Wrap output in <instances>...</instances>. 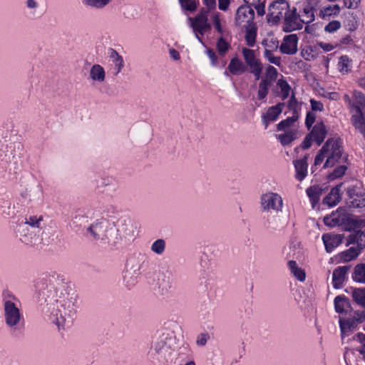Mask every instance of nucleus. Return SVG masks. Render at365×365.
Listing matches in <instances>:
<instances>
[{"label":"nucleus","instance_id":"20","mask_svg":"<svg viewBox=\"0 0 365 365\" xmlns=\"http://www.w3.org/2000/svg\"><path fill=\"white\" fill-rule=\"evenodd\" d=\"M284 106V103H279L277 105L271 106L268 108L267 113L262 117V121L265 125V128L267 127L268 123L270 121L277 120L279 115L282 112Z\"/></svg>","mask_w":365,"mask_h":365},{"label":"nucleus","instance_id":"39","mask_svg":"<svg viewBox=\"0 0 365 365\" xmlns=\"http://www.w3.org/2000/svg\"><path fill=\"white\" fill-rule=\"evenodd\" d=\"M353 279L358 282H365V264H359L355 267Z\"/></svg>","mask_w":365,"mask_h":365},{"label":"nucleus","instance_id":"44","mask_svg":"<svg viewBox=\"0 0 365 365\" xmlns=\"http://www.w3.org/2000/svg\"><path fill=\"white\" fill-rule=\"evenodd\" d=\"M351 61L347 56H342L339 58L338 68L341 73H346L350 70Z\"/></svg>","mask_w":365,"mask_h":365},{"label":"nucleus","instance_id":"16","mask_svg":"<svg viewBox=\"0 0 365 365\" xmlns=\"http://www.w3.org/2000/svg\"><path fill=\"white\" fill-rule=\"evenodd\" d=\"M175 277L170 271H166L161 274L158 279V287L161 294H165L174 287Z\"/></svg>","mask_w":365,"mask_h":365},{"label":"nucleus","instance_id":"8","mask_svg":"<svg viewBox=\"0 0 365 365\" xmlns=\"http://www.w3.org/2000/svg\"><path fill=\"white\" fill-rule=\"evenodd\" d=\"M290 9L289 4L285 0H276L268 8L267 19L268 22L277 24Z\"/></svg>","mask_w":365,"mask_h":365},{"label":"nucleus","instance_id":"11","mask_svg":"<svg viewBox=\"0 0 365 365\" xmlns=\"http://www.w3.org/2000/svg\"><path fill=\"white\" fill-rule=\"evenodd\" d=\"M324 223L329 227L340 226L351 223V217L344 207H339L336 212L324 217Z\"/></svg>","mask_w":365,"mask_h":365},{"label":"nucleus","instance_id":"30","mask_svg":"<svg viewBox=\"0 0 365 365\" xmlns=\"http://www.w3.org/2000/svg\"><path fill=\"white\" fill-rule=\"evenodd\" d=\"M301 16L303 24H307L314 21V5L311 1L305 4Z\"/></svg>","mask_w":365,"mask_h":365},{"label":"nucleus","instance_id":"33","mask_svg":"<svg viewBox=\"0 0 365 365\" xmlns=\"http://www.w3.org/2000/svg\"><path fill=\"white\" fill-rule=\"evenodd\" d=\"M347 242L349 244L356 243L358 247H360V249H362L365 247V231H358L350 235Z\"/></svg>","mask_w":365,"mask_h":365},{"label":"nucleus","instance_id":"1","mask_svg":"<svg viewBox=\"0 0 365 365\" xmlns=\"http://www.w3.org/2000/svg\"><path fill=\"white\" fill-rule=\"evenodd\" d=\"M37 298L43 312L58 329L71 325L77 313V294L55 272L44 274L36 282Z\"/></svg>","mask_w":365,"mask_h":365},{"label":"nucleus","instance_id":"48","mask_svg":"<svg viewBox=\"0 0 365 365\" xmlns=\"http://www.w3.org/2000/svg\"><path fill=\"white\" fill-rule=\"evenodd\" d=\"M145 255L141 253L135 254L133 259H130V263L136 262V264L133 265L134 271H138L141 269L143 264L145 260Z\"/></svg>","mask_w":365,"mask_h":365},{"label":"nucleus","instance_id":"28","mask_svg":"<svg viewBox=\"0 0 365 365\" xmlns=\"http://www.w3.org/2000/svg\"><path fill=\"white\" fill-rule=\"evenodd\" d=\"M307 157L304 156L302 159L296 160L294 162V167L296 169V178L299 181H302L307 176Z\"/></svg>","mask_w":365,"mask_h":365},{"label":"nucleus","instance_id":"63","mask_svg":"<svg viewBox=\"0 0 365 365\" xmlns=\"http://www.w3.org/2000/svg\"><path fill=\"white\" fill-rule=\"evenodd\" d=\"M207 53L209 58L211 61L212 64L215 65L217 61V58L215 55V53L212 50L209 49V50H207Z\"/></svg>","mask_w":365,"mask_h":365},{"label":"nucleus","instance_id":"6","mask_svg":"<svg viewBox=\"0 0 365 365\" xmlns=\"http://www.w3.org/2000/svg\"><path fill=\"white\" fill-rule=\"evenodd\" d=\"M242 53L247 69L249 68L250 72L254 75L256 80H259L263 70V65L260 60L257 58L255 51L252 49L243 47L242 48Z\"/></svg>","mask_w":365,"mask_h":365},{"label":"nucleus","instance_id":"18","mask_svg":"<svg viewBox=\"0 0 365 365\" xmlns=\"http://www.w3.org/2000/svg\"><path fill=\"white\" fill-rule=\"evenodd\" d=\"M309 134L312 138L313 140L318 145H320L327 136V130L324 123L321 121L313 126L311 132Z\"/></svg>","mask_w":365,"mask_h":365},{"label":"nucleus","instance_id":"51","mask_svg":"<svg viewBox=\"0 0 365 365\" xmlns=\"http://www.w3.org/2000/svg\"><path fill=\"white\" fill-rule=\"evenodd\" d=\"M287 107L289 110L292 111V115H296L297 118H299L298 102L294 94H292L290 99L289 100L287 103Z\"/></svg>","mask_w":365,"mask_h":365},{"label":"nucleus","instance_id":"5","mask_svg":"<svg viewBox=\"0 0 365 365\" xmlns=\"http://www.w3.org/2000/svg\"><path fill=\"white\" fill-rule=\"evenodd\" d=\"M4 315L6 324L10 328H15L24 323V317L19 308L10 300L4 302Z\"/></svg>","mask_w":365,"mask_h":365},{"label":"nucleus","instance_id":"19","mask_svg":"<svg viewBox=\"0 0 365 365\" xmlns=\"http://www.w3.org/2000/svg\"><path fill=\"white\" fill-rule=\"evenodd\" d=\"M361 323L356 317H353L351 319H339V326L341 329V338L344 339L346 336H348L349 333L353 332L356 328L358 324Z\"/></svg>","mask_w":365,"mask_h":365},{"label":"nucleus","instance_id":"23","mask_svg":"<svg viewBox=\"0 0 365 365\" xmlns=\"http://www.w3.org/2000/svg\"><path fill=\"white\" fill-rule=\"evenodd\" d=\"M343 237L340 235L324 234L322 236V240L325 246L326 251L331 252L335 247L342 242Z\"/></svg>","mask_w":365,"mask_h":365},{"label":"nucleus","instance_id":"62","mask_svg":"<svg viewBox=\"0 0 365 365\" xmlns=\"http://www.w3.org/2000/svg\"><path fill=\"white\" fill-rule=\"evenodd\" d=\"M313 140L312 138L309 134L307 135L304 140L302 142V147L303 149H308L310 148L312 145V141Z\"/></svg>","mask_w":365,"mask_h":365},{"label":"nucleus","instance_id":"22","mask_svg":"<svg viewBox=\"0 0 365 365\" xmlns=\"http://www.w3.org/2000/svg\"><path fill=\"white\" fill-rule=\"evenodd\" d=\"M109 58L113 65V73L117 76L124 68V60L123 57L113 48L109 49Z\"/></svg>","mask_w":365,"mask_h":365},{"label":"nucleus","instance_id":"13","mask_svg":"<svg viewBox=\"0 0 365 365\" xmlns=\"http://www.w3.org/2000/svg\"><path fill=\"white\" fill-rule=\"evenodd\" d=\"M255 17L254 9L250 5L240 6L236 13L235 22L238 26H251Z\"/></svg>","mask_w":365,"mask_h":365},{"label":"nucleus","instance_id":"54","mask_svg":"<svg viewBox=\"0 0 365 365\" xmlns=\"http://www.w3.org/2000/svg\"><path fill=\"white\" fill-rule=\"evenodd\" d=\"M344 302V296H337L334 299L335 310L337 313L345 312V304Z\"/></svg>","mask_w":365,"mask_h":365},{"label":"nucleus","instance_id":"45","mask_svg":"<svg viewBox=\"0 0 365 365\" xmlns=\"http://www.w3.org/2000/svg\"><path fill=\"white\" fill-rule=\"evenodd\" d=\"M298 118L296 117V115H292L291 117H288L285 120H282L278 125H277V130H283L286 131L288 129H290L289 127L297 120Z\"/></svg>","mask_w":365,"mask_h":365},{"label":"nucleus","instance_id":"25","mask_svg":"<svg viewBox=\"0 0 365 365\" xmlns=\"http://www.w3.org/2000/svg\"><path fill=\"white\" fill-rule=\"evenodd\" d=\"M324 191V189L318 185L310 186L307 189L306 192L311 201L313 208H314L315 206L319 203L320 197Z\"/></svg>","mask_w":365,"mask_h":365},{"label":"nucleus","instance_id":"52","mask_svg":"<svg viewBox=\"0 0 365 365\" xmlns=\"http://www.w3.org/2000/svg\"><path fill=\"white\" fill-rule=\"evenodd\" d=\"M264 56L267 58V60L271 63L276 66H279L281 63V58L277 56H274L272 55V52L271 50L265 48L264 51Z\"/></svg>","mask_w":365,"mask_h":365},{"label":"nucleus","instance_id":"9","mask_svg":"<svg viewBox=\"0 0 365 365\" xmlns=\"http://www.w3.org/2000/svg\"><path fill=\"white\" fill-rule=\"evenodd\" d=\"M209 9L202 8L200 12L194 18L190 17L189 21L191 22V26L196 33V37L200 39L197 34L203 35L207 31L211 29V25L208 22Z\"/></svg>","mask_w":365,"mask_h":365},{"label":"nucleus","instance_id":"7","mask_svg":"<svg viewBox=\"0 0 365 365\" xmlns=\"http://www.w3.org/2000/svg\"><path fill=\"white\" fill-rule=\"evenodd\" d=\"M113 229L116 236V243L122 240H132L135 233V226L130 220L120 219Z\"/></svg>","mask_w":365,"mask_h":365},{"label":"nucleus","instance_id":"34","mask_svg":"<svg viewBox=\"0 0 365 365\" xmlns=\"http://www.w3.org/2000/svg\"><path fill=\"white\" fill-rule=\"evenodd\" d=\"M42 222V216H29L28 217H26L25 222H21V224H26L29 225V227H30L31 230H36L38 232H40Z\"/></svg>","mask_w":365,"mask_h":365},{"label":"nucleus","instance_id":"46","mask_svg":"<svg viewBox=\"0 0 365 365\" xmlns=\"http://www.w3.org/2000/svg\"><path fill=\"white\" fill-rule=\"evenodd\" d=\"M40 192L41 190L39 188L33 187L27 189L24 193H22V197L26 198L28 201H31L36 199Z\"/></svg>","mask_w":365,"mask_h":365},{"label":"nucleus","instance_id":"24","mask_svg":"<svg viewBox=\"0 0 365 365\" xmlns=\"http://www.w3.org/2000/svg\"><path fill=\"white\" fill-rule=\"evenodd\" d=\"M351 121L355 129L363 135L365 140V122L360 106L357 107V113L352 115Z\"/></svg>","mask_w":365,"mask_h":365},{"label":"nucleus","instance_id":"64","mask_svg":"<svg viewBox=\"0 0 365 365\" xmlns=\"http://www.w3.org/2000/svg\"><path fill=\"white\" fill-rule=\"evenodd\" d=\"M207 336L206 334H201L197 337V344L199 346H204L207 343Z\"/></svg>","mask_w":365,"mask_h":365},{"label":"nucleus","instance_id":"42","mask_svg":"<svg viewBox=\"0 0 365 365\" xmlns=\"http://www.w3.org/2000/svg\"><path fill=\"white\" fill-rule=\"evenodd\" d=\"M359 254V252L355 247H350L345 252H341V259L344 262H349L355 259Z\"/></svg>","mask_w":365,"mask_h":365},{"label":"nucleus","instance_id":"40","mask_svg":"<svg viewBox=\"0 0 365 365\" xmlns=\"http://www.w3.org/2000/svg\"><path fill=\"white\" fill-rule=\"evenodd\" d=\"M112 0H83V4L88 7L101 9L106 6Z\"/></svg>","mask_w":365,"mask_h":365},{"label":"nucleus","instance_id":"29","mask_svg":"<svg viewBox=\"0 0 365 365\" xmlns=\"http://www.w3.org/2000/svg\"><path fill=\"white\" fill-rule=\"evenodd\" d=\"M89 76L93 81L102 83L106 79V72L103 66L94 64L90 69Z\"/></svg>","mask_w":365,"mask_h":365},{"label":"nucleus","instance_id":"57","mask_svg":"<svg viewBox=\"0 0 365 365\" xmlns=\"http://www.w3.org/2000/svg\"><path fill=\"white\" fill-rule=\"evenodd\" d=\"M358 106H360L362 110H365V96L361 93H359L356 97V101L354 106L356 113Z\"/></svg>","mask_w":365,"mask_h":365},{"label":"nucleus","instance_id":"37","mask_svg":"<svg viewBox=\"0 0 365 365\" xmlns=\"http://www.w3.org/2000/svg\"><path fill=\"white\" fill-rule=\"evenodd\" d=\"M270 81L267 78H263L259 83V89L257 92V96L259 100H263L266 98L268 94L269 88L271 86Z\"/></svg>","mask_w":365,"mask_h":365},{"label":"nucleus","instance_id":"14","mask_svg":"<svg viewBox=\"0 0 365 365\" xmlns=\"http://www.w3.org/2000/svg\"><path fill=\"white\" fill-rule=\"evenodd\" d=\"M284 31L291 32L302 29L303 22L299 15L297 12V9L294 7L289 9L287 14L284 16Z\"/></svg>","mask_w":365,"mask_h":365},{"label":"nucleus","instance_id":"59","mask_svg":"<svg viewBox=\"0 0 365 365\" xmlns=\"http://www.w3.org/2000/svg\"><path fill=\"white\" fill-rule=\"evenodd\" d=\"M311 107L312 111H323L324 105L322 102L317 101L314 99L310 100Z\"/></svg>","mask_w":365,"mask_h":365},{"label":"nucleus","instance_id":"12","mask_svg":"<svg viewBox=\"0 0 365 365\" xmlns=\"http://www.w3.org/2000/svg\"><path fill=\"white\" fill-rule=\"evenodd\" d=\"M348 204L354 208L365 207V191L360 185H353L347 189Z\"/></svg>","mask_w":365,"mask_h":365},{"label":"nucleus","instance_id":"43","mask_svg":"<svg viewBox=\"0 0 365 365\" xmlns=\"http://www.w3.org/2000/svg\"><path fill=\"white\" fill-rule=\"evenodd\" d=\"M150 250L156 255H162L165 250V241L163 239L155 240L150 247Z\"/></svg>","mask_w":365,"mask_h":365},{"label":"nucleus","instance_id":"32","mask_svg":"<svg viewBox=\"0 0 365 365\" xmlns=\"http://www.w3.org/2000/svg\"><path fill=\"white\" fill-rule=\"evenodd\" d=\"M90 217L87 213L81 211L76 213L72 217L71 222L76 227H81L88 223Z\"/></svg>","mask_w":365,"mask_h":365},{"label":"nucleus","instance_id":"49","mask_svg":"<svg viewBox=\"0 0 365 365\" xmlns=\"http://www.w3.org/2000/svg\"><path fill=\"white\" fill-rule=\"evenodd\" d=\"M197 0H179L181 7L191 12L195 11L197 9Z\"/></svg>","mask_w":365,"mask_h":365},{"label":"nucleus","instance_id":"35","mask_svg":"<svg viewBox=\"0 0 365 365\" xmlns=\"http://www.w3.org/2000/svg\"><path fill=\"white\" fill-rule=\"evenodd\" d=\"M289 268L292 274L300 282H304L306 278L305 272L299 268L295 261L290 260L288 262Z\"/></svg>","mask_w":365,"mask_h":365},{"label":"nucleus","instance_id":"27","mask_svg":"<svg viewBox=\"0 0 365 365\" xmlns=\"http://www.w3.org/2000/svg\"><path fill=\"white\" fill-rule=\"evenodd\" d=\"M228 69L232 75L238 76L247 71V66L237 57H234L230 60Z\"/></svg>","mask_w":365,"mask_h":365},{"label":"nucleus","instance_id":"58","mask_svg":"<svg viewBox=\"0 0 365 365\" xmlns=\"http://www.w3.org/2000/svg\"><path fill=\"white\" fill-rule=\"evenodd\" d=\"M315 120L316 115L313 112L309 111L307 113L305 124L308 129H310Z\"/></svg>","mask_w":365,"mask_h":365},{"label":"nucleus","instance_id":"50","mask_svg":"<svg viewBox=\"0 0 365 365\" xmlns=\"http://www.w3.org/2000/svg\"><path fill=\"white\" fill-rule=\"evenodd\" d=\"M347 170V167L345 165H342L336 167L331 173L329 175L330 180H334L344 175Z\"/></svg>","mask_w":365,"mask_h":365},{"label":"nucleus","instance_id":"41","mask_svg":"<svg viewBox=\"0 0 365 365\" xmlns=\"http://www.w3.org/2000/svg\"><path fill=\"white\" fill-rule=\"evenodd\" d=\"M257 29L255 26H251L247 29L245 34V41L247 45L250 47L254 46L256 41Z\"/></svg>","mask_w":365,"mask_h":365},{"label":"nucleus","instance_id":"53","mask_svg":"<svg viewBox=\"0 0 365 365\" xmlns=\"http://www.w3.org/2000/svg\"><path fill=\"white\" fill-rule=\"evenodd\" d=\"M341 26V22L339 21L334 20L330 21L327 25L324 27V31L327 33H334L339 29Z\"/></svg>","mask_w":365,"mask_h":365},{"label":"nucleus","instance_id":"4","mask_svg":"<svg viewBox=\"0 0 365 365\" xmlns=\"http://www.w3.org/2000/svg\"><path fill=\"white\" fill-rule=\"evenodd\" d=\"M87 232L94 240L107 241L108 243L116 244V236L113 225L108 220L101 217L92 222L87 228Z\"/></svg>","mask_w":365,"mask_h":365},{"label":"nucleus","instance_id":"31","mask_svg":"<svg viewBox=\"0 0 365 365\" xmlns=\"http://www.w3.org/2000/svg\"><path fill=\"white\" fill-rule=\"evenodd\" d=\"M340 10L341 8L338 4L328 5L320 9L319 16L322 19H329L331 16L339 15Z\"/></svg>","mask_w":365,"mask_h":365},{"label":"nucleus","instance_id":"2","mask_svg":"<svg viewBox=\"0 0 365 365\" xmlns=\"http://www.w3.org/2000/svg\"><path fill=\"white\" fill-rule=\"evenodd\" d=\"M188 344L184 340L182 327L176 321L166 322L155 335L148 351L149 357L158 362L175 363L184 361L189 355Z\"/></svg>","mask_w":365,"mask_h":365},{"label":"nucleus","instance_id":"17","mask_svg":"<svg viewBox=\"0 0 365 365\" xmlns=\"http://www.w3.org/2000/svg\"><path fill=\"white\" fill-rule=\"evenodd\" d=\"M298 38L296 34H290L284 38L279 49L282 53L292 55L297 51Z\"/></svg>","mask_w":365,"mask_h":365},{"label":"nucleus","instance_id":"15","mask_svg":"<svg viewBox=\"0 0 365 365\" xmlns=\"http://www.w3.org/2000/svg\"><path fill=\"white\" fill-rule=\"evenodd\" d=\"M16 232L20 240L27 245L38 240L39 234L38 231L29 227V225L21 223L17 226Z\"/></svg>","mask_w":365,"mask_h":365},{"label":"nucleus","instance_id":"36","mask_svg":"<svg viewBox=\"0 0 365 365\" xmlns=\"http://www.w3.org/2000/svg\"><path fill=\"white\" fill-rule=\"evenodd\" d=\"M297 132L293 129H288L284 133L277 135V139L282 145H287L291 143L296 138Z\"/></svg>","mask_w":365,"mask_h":365},{"label":"nucleus","instance_id":"56","mask_svg":"<svg viewBox=\"0 0 365 365\" xmlns=\"http://www.w3.org/2000/svg\"><path fill=\"white\" fill-rule=\"evenodd\" d=\"M277 77V69L272 66H269L267 68V78L268 81H270L271 83L276 80Z\"/></svg>","mask_w":365,"mask_h":365},{"label":"nucleus","instance_id":"10","mask_svg":"<svg viewBox=\"0 0 365 365\" xmlns=\"http://www.w3.org/2000/svg\"><path fill=\"white\" fill-rule=\"evenodd\" d=\"M260 204L262 211L268 212L272 210L279 212L282 208L283 200L279 194L269 192L261 196Z\"/></svg>","mask_w":365,"mask_h":365},{"label":"nucleus","instance_id":"26","mask_svg":"<svg viewBox=\"0 0 365 365\" xmlns=\"http://www.w3.org/2000/svg\"><path fill=\"white\" fill-rule=\"evenodd\" d=\"M341 184L333 187L330 192L324 198L323 203L329 207L335 206L341 200L340 187Z\"/></svg>","mask_w":365,"mask_h":365},{"label":"nucleus","instance_id":"61","mask_svg":"<svg viewBox=\"0 0 365 365\" xmlns=\"http://www.w3.org/2000/svg\"><path fill=\"white\" fill-rule=\"evenodd\" d=\"M252 6H255L257 13L259 16H263L265 14L264 1H261L259 3H257V4Z\"/></svg>","mask_w":365,"mask_h":365},{"label":"nucleus","instance_id":"55","mask_svg":"<svg viewBox=\"0 0 365 365\" xmlns=\"http://www.w3.org/2000/svg\"><path fill=\"white\" fill-rule=\"evenodd\" d=\"M217 47L219 53L221 56H224L229 48V44L223 38H220L217 43Z\"/></svg>","mask_w":365,"mask_h":365},{"label":"nucleus","instance_id":"60","mask_svg":"<svg viewBox=\"0 0 365 365\" xmlns=\"http://www.w3.org/2000/svg\"><path fill=\"white\" fill-rule=\"evenodd\" d=\"M361 0H344V6L348 9H356Z\"/></svg>","mask_w":365,"mask_h":365},{"label":"nucleus","instance_id":"21","mask_svg":"<svg viewBox=\"0 0 365 365\" xmlns=\"http://www.w3.org/2000/svg\"><path fill=\"white\" fill-rule=\"evenodd\" d=\"M350 267H351L348 265L341 266L334 270L332 283L334 288L339 289L341 287L344 282L346 274L350 269Z\"/></svg>","mask_w":365,"mask_h":365},{"label":"nucleus","instance_id":"38","mask_svg":"<svg viewBox=\"0 0 365 365\" xmlns=\"http://www.w3.org/2000/svg\"><path fill=\"white\" fill-rule=\"evenodd\" d=\"M352 297L359 306L365 308V288L354 289L352 292Z\"/></svg>","mask_w":365,"mask_h":365},{"label":"nucleus","instance_id":"3","mask_svg":"<svg viewBox=\"0 0 365 365\" xmlns=\"http://www.w3.org/2000/svg\"><path fill=\"white\" fill-rule=\"evenodd\" d=\"M327 158L323 168H327L334 166L336 163H346L348 155L343 151L341 140L339 138H329L319 150L314 159V165H320Z\"/></svg>","mask_w":365,"mask_h":365},{"label":"nucleus","instance_id":"47","mask_svg":"<svg viewBox=\"0 0 365 365\" xmlns=\"http://www.w3.org/2000/svg\"><path fill=\"white\" fill-rule=\"evenodd\" d=\"M277 86L280 88L282 92V100H285L288 98L289 95V91L291 89L290 86L287 82L286 80L281 78L277 81Z\"/></svg>","mask_w":365,"mask_h":365}]
</instances>
